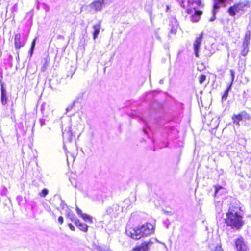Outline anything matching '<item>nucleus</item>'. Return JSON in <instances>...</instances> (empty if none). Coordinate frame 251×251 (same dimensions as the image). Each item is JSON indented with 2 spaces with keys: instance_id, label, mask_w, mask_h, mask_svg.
Returning a JSON list of instances; mask_svg holds the SVG:
<instances>
[{
  "instance_id": "nucleus-1",
  "label": "nucleus",
  "mask_w": 251,
  "mask_h": 251,
  "mask_svg": "<svg viewBox=\"0 0 251 251\" xmlns=\"http://www.w3.org/2000/svg\"><path fill=\"white\" fill-rule=\"evenodd\" d=\"M243 211L238 204L231 203L229 207L228 212L226 213L227 217L225 219V223L227 226L235 230H239L244 224L243 220Z\"/></svg>"
},
{
  "instance_id": "nucleus-2",
  "label": "nucleus",
  "mask_w": 251,
  "mask_h": 251,
  "mask_svg": "<svg viewBox=\"0 0 251 251\" xmlns=\"http://www.w3.org/2000/svg\"><path fill=\"white\" fill-rule=\"evenodd\" d=\"M180 6L185 9V12L189 15V19L192 22H197L200 19L202 12L196 10L198 7H202L203 5L201 0H177Z\"/></svg>"
},
{
  "instance_id": "nucleus-3",
  "label": "nucleus",
  "mask_w": 251,
  "mask_h": 251,
  "mask_svg": "<svg viewBox=\"0 0 251 251\" xmlns=\"http://www.w3.org/2000/svg\"><path fill=\"white\" fill-rule=\"evenodd\" d=\"M154 232L153 226L151 223H147L139 226L136 228H126V235L135 240H138L144 236H147Z\"/></svg>"
},
{
  "instance_id": "nucleus-4",
  "label": "nucleus",
  "mask_w": 251,
  "mask_h": 251,
  "mask_svg": "<svg viewBox=\"0 0 251 251\" xmlns=\"http://www.w3.org/2000/svg\"><path fill=\"white\" fill-rule=\"evenodd\" d=\"M232 0H213L212 16L210 18L209 21H214L216 19V14L218 12L219 9L221 7H226L228 1Z\"/></svg>"
},
{
  "instance_id": "nucleus-5",
  "label": "nucleus",
  "mask_w": 251,
  "mask_h": 251,
  "mask_svg": "<svg viewBox=\"0 0 251 251\" xmlns=\"http://www.w3.org/2000/svg\"><path fill=\"white\" fill-rule=\"evenodd\" d=\"M105 0H96L88 5L89 12L92 14L100 12L105 6Z\"/></svg>"
},
{
  "instance_id": "nucleus-6",
  "label": "nucleus",
  "mask_w": 251,
  "mask_h": 251,
  "mask_svg": "<svg viewBox=\"0 0 251 251\" xmlns=\"http://www.w3.org/2000/svg\"><path fill=\"white\" fill-rule=\"evenodd\" d=\"M28 38V35L25 34L21 36L20 33H17L14 37V46L16 50H19L26 44Z\"/></svg>"
},
{
  "instance_id": "nucleus-7",
  "label": "nucleus",
  "mask_w": 251,
  "mask_h": 251,
  "mask_svg": "<svg viewBox=\"0 0 251 251\" xmlns=\"http://www.w3.org/2000/svg\"><path fill=\"white\" fill-rule=\"evenodd\" d=\"M250 119V115L245 111H242L237 115H234L232 117L234 123L238 125H239L240 121L249 120Z\"/></svg>"
},
{
  "instance_id": "nucleus-8",
  "label": "nucleus",
  "mask_w": 251,
  "mask_h": 251,
  "mask_svg": "<svg viewBox=\"0 0 251 251\" xmlns=\"http://www.w3.org/2000/svg\"><path fill=\"white\" fill-rule=\"evenodd\" d=\"M203 38V33L201 32L198 37H197L193 44L194 54L196 57H199V50L201 41Z\"/></svg>"
},
{
  "instance_id": "nucleus-9",
  "label": "nucleus",
  "mask_w": 251,
  "mask_h": 251,
  "mask_svg": "<svg viewBox=\"0 0 251 251\" xmlns=\"http://www.w3.org/2000/svg\"><path fill=\"white\" fill-rule=\"evenodd\" d=\"M169 27H170V32L175 34L179 27L178 22L175 17H171L169 19Z\"/></svg>"
},
{
  "instance_id": "nucleus-10",
  "label": "nucleus",
  "mask_w": 251,
  "mask_h": 251,
  "mask_svg": "<svg viewBox=\"0 0 251 251\" xmlns=\"http://www.w3.org/2000/svg\"><path fill=\"white\" fill-rule=\"evenodd\" d=\"M235 247L238 251H247V246L242 237L235 240Z\"/></svg>"
},
{
  "instance_id": "nucleus-11",
  "label": "nucleus",
  "mask_w": 251,
  "mask_h": 251,
  "mask_svg": "<svg viewBox=\"0 0 251 251\" xmlns=\"http://www.w3.org/2000/svg\"><path fill=\"white\" fill-rule=\"evenodd\" d=\"M62 136L64 140L71 142L73 139V133L71 130V127L68 126L64 131L62 130Z\"/></svg>"
},
{
  "instance_id": "nucleus-12",
  "label": "nucleus",
  "mask_w": 251,
  "mask_h": 251,
  "mask_svg": "<svg viewBox=\"0 0 251 251\" xmlns=\"http://www.w3.org/2000/svg\"><path fill=\"white\" fill-rule=\"evenodd\" d=\"M0 84L1 86V101L2 105H5L7 103V92L4 87V83L2 81V78L0 80Z\"/></svg>"
},
{
  "instance_id": "nucleus-13",
  "label": "nucleus",
  "mask_w": 251,
  "mask_h": 251,
  "mask_svg": "<svg viewBox=\"0 0 251 251\" xmlns=\"http://www.w3.org/2000/svg\"><path fill=\"white\" fill-rule=\"evenodd\" d=\"M153 243L150 240L148 241H144L141 245L135 247L134 250L135 251H147L149 247Z\"/></svg>"
},
{
  "instance_id": "nucleus-14",
  "label": "nucleus",
  "mask_w": 251,
  "mask_h": 251,
  "mask_svg": "<svg viewBox=\"0 0 251 251\" xmlns=\"http://www.w3.org/2000/svg\"><path fill=\"white\" fill-rule=\"evenodd\" d=\"M92 27L94 30L93 32V38L95 40L98 38L100 32V29L101 28V22L100 21H99L97 24H94Z\"/></svg>"
},
{
  "instance_id": "nucleus-15",
  "label": "nucleus",
  "mask_w": 251,
  "mask_h": 251,
  "mask_svg": "<svg viewBox=\"0 0 251 251\" xmlns=\"http://www.w3.org/2000/svg\"><path fill=\"white\" fill-rule=\"evenodd\" d=\"M75 225L80 230L85 232H87L88 226L85 223H81L79 220H75Z\"/></svg>"
},
{
  "instance_id": "nucleus-16",
  "label": "nucleus",
  "mask_w": 251,
  "mask_h": 251,
  "mask_svg": "<svg viewBox=\"0 0 251 251\" xmlns=\"http://www.w3.org/2000/svg\"><path fill=\"white\" fill-rule=\"evenodd\" d=\"M238 12L240 11H245V8L250 7V2L248 1H245L243 2H239L238 4H235Z\"/></svg>"
},
{
  "instance_id": "nucleus-17",
  "label": "nucleus",
  "mask_w": 251,
  "mask_h": 251,
  "mask_svg": "<svg viewBox=\"0 0 251 251\" xmlns=\"http://www.w3.org/2000/svg\"><path fill=\"white\" fill-rule=\"evenodd\" d=\"M120 206L118 204H113L112 207L107 209V212L109 214L113 212L118 214L120 211Z\"/></svg>"
},
{
  "instance_id": "nucleus-18",
  "label": "nucleus",
  "mask_w": 251,
  "mask_h": 251,
  "mask_svg": "<svg viewBox=\"0 0 251 251\" xmlns=\"http://www.w3.org/2000/svg\"><path fill=\"white\" fill-rule=\"evenodd\" d=\"M231 87H232L231 84H229L222 97V101H225L226 100L227 97L228 96L229 92L231 90Z\"/></svg>"
},
{
  "instance_id": "nucleus-19",
  "label": "nucleus",
  "mask_w": 251,
  "mask_h": 251,
  "mask_svg": "<svg viewBox=\"0 0 251 251\" xmlns=\"http://www.w3.org/2000/svg\"><path fill=\"white\" fill-rule=\"evenodd\" d=\"M43 63V66L41 67V70L43 72H45L46 71L48 66H49L50 59L48 58H44L42 61Z\"/></svg>"
},
{
  "instance_id": "nucleus-20",
  "label": "nucleus",
  "mask_w": 251,
  "mask_h": 251,
  "mask_svg": "<svg viewBox=\"0 0 251 251\" xmlns=\"http://www.w3.org/2000/svg\"><path fill=\"white\" fill-rule=\"evenodd\" d=\"M224 188L221 186L216 185L215 186V192H214V196H216L218 195H221L222 193L224 192Z\"/></svg>"
},
{
  "instance_id": "nucleus-21",
  "label": "nucleus",
  "mask_w": 251,
  "mask_h": 251,
  "mask_svg": "<svg viewBox=\"0 0 251 251\" xmlns=\"http://www.w3.org/2000/svg\"><path fill=\"white\" fill-rule=\"evenodd\" d=\"M228 12L229 14L232 16H235L236 13H238V11L237 8H236L235 5L233 6L229 7Z\"/></svg>"
},
{
  "instance_id": "nucleus-22",
  "label": "nucleus",
  "mask_w": 251,
  "mask_h": 251,
  "mask_svg": "<svg viewBox=\"0 0 251 251\" xmlns=\"http://www.w3.org/2000/svg\"><path fill=\"white\" fill-rule=\"evenodd\" d=\"M36 39H37V38H34L31 43L30 50L29 51V55H30V57L32 56V55L33 53V52H34V50L35 45H36Z\"/></svg>"
},
{
  "instance_id": "nucleus-23",
  "label": "nucleus",
  "mask_w": 251,
  "mask_h": 251,
  "mask_svg": "<svg viewBox=\"0 0 251 251\" xmlns=\"http://www.w3.org/2000/svg\"><path fill=\"white\" fill-rule=\"evenodd\" d=\"M85 221L89 223H93V220L92 218L89 215L84 214L82 215V216L81 217Z\"/></svg>"
},
{
  "instance_id": "nucleus-24",
  "label": "nucleus",
  "mask_w": 251,
  "mask_h": 251,
  "mask_svg": "<svg viewBox=\"0 0 251 251\" xmlns=\"http://www.w3.org/2000/svg\"><path fill=\"white\" fill-rule=\"evenodd\" d=\"M67 217L71 220V221L74 222L75 223V220H78L77 219H76L75 218V215L71 211H69L67 213Z\"/></svg>"
},
{
  "instance_id": "nucleus-25",
  "label": "nucleus",
  "mask_w": 251,
  "mask_h": 251,
  "mask_svg": "<svg viewBox=\"0 0 251 251\" xmlns=\"http://www.w3.org/2000/svg\"><path fill=\"white\" fill-rule=\"evenodd\" d=\"M26 18L27 19V24L28 25H29V26H30L32 25V15L31 13H27L26 15Z\"/></svg>"
},
{
  "instance_id": "nucleus-26",
  "label": "nucleus",
  "mask_w": 251,
  "mask_h": 251,
  "mask_svg": "<svg viewBox=\"0 0 251 251\" xmlns=\"http://www.w3.org/2000/svg\"><path fill=\"white\" fill-rule=\"evenodd\" d=\"M17 10H18V5H17V3H16L12 6V7L11 9V11L12 13L13 14L12 16L13 18H14L15 13H16L17 12Z\"/></svg>"
},
{
  "instance_id": "nucleus-27",
  "label": "nucleus",
  "mask_w": 251,
  "mask_h": 251,
  "mask_svg": "<svg viewBox=\"0 0 251 251\" xmlns=\"http://www.w3.org/2000/svg\"><path fill=\"white\" fill-rule=\"evenodd\" d=\"M96 250L98 251H111L108 247H101V246H97L96 247Z\"/></svg>"
},
{
  "instance_id": "nucleus-28",
  "label": "nucleus",
  "mask_w": 251,
  "mask_h": 251,
  "mask_svg": "<svg viewBox=\"0 0 251 251\" xmlns=\"http://www.w3.org/2000/svg\"><path fill=\"white\" fill-rule=\"evenodd\" d=\"M242 48H243V49L242 50V52H241V54L243 56H246L248 53V51H249V48H248V47H243L242 46Z\"/></svg>"
},
{
  "instance_id": "nucleus-29",
  "label": "nucleus",
  "mask_w": 251,
  "mask_h": 251,
  "mask_svg": "<svg viewBox=\"0 0 251 251\" xmlns=\"http://www.w3.org/2000/svg\"><path fill=\"white\" fill-rule=\"evenodd\" d=\"M221 203L220 201L215 202V207L218 212H220L222 210L221 209Z\"/></svg>"
},
{
  "instance_id": "nucleus-30",
  "label": "nucleus",
  "mask_w": 251,
  "mask_h": 251,
  "mask_svg": "<svg viewBox=\"0 0 251 251\" xmlns=\"http://www.w3.org/2000/svg\"><path fill=\"white\" fill-rule=\"evenodd\" d=\"M48 190L46 188H44L41 192L40 193V195L41 196V197H45V196H46L47 195V194H48Z\"/></svg>"
},
{
  "instance_id": "nucleus-31",
  "label": "nucleus",
  "mask_w": 251,
  "mask_h": 251,
  "mask_svg": "<svg viewBox=\"0 0 251 251\" xmlns=\"http://www.w3.org/2000/svg\"><path fill=\"white\" fill-rule=\"evenodd\" d=\"M230 75H231V82L229 84H231V85H232V83L234 81V78H235V72L234 70H230Z\"/></svg>"
},
{
  "instance_id": "nucleus-32",
  "label": "nucleus",
  "mask_w": 251,
  "mask_h": 251,
  "mask_svg": "<svg viewBox=\"0 0 251 251\" xmlns=\"http://www.w3.org/2000/svg\"><path fill=\"white\" fill-rule=\"evenodd\" d=\"M250 39L244 38L243 47H248V45L250 43Z\"/></svg>"
},
{
  "instance_id": "nucleus-33",
  "label": "nucleus",
  "mask_w": 251,
  "mask_h": 251,
  "mask_svg": "<svg viewBox=\"0 0 251 251\" xmlns=\"http://www.w3.org/2000/svg\"><path fill=\"white\" fill-rule=\"evenodd\" d=\"M206 79V76L204 75H201L199 78V82L200 84H202Z\"/></svg>"
},
{
  "instance_id": "nucleus-34",
  "label": "nucleus",
  "mask_w": 251,
  "mask_h": 251,
  "mask_svg": "<svg viewBox=\"0 0 251 251\" xmlns=\"http://www.w3.org/2000/svg\"><path fill=\"white\" fill-rule=\"evenodd\" d=\"M59 200L61 201L60 207H61V209L63 210L65 208V207L66 206V204L64 201L62 200L61 197H59Z\"/></svg>"
},
{
  "instance_id": "nucleus-35",
  "label": "nucleus",
  "mask_w": 251,
  "mask_h": 251,
  "mask_svg": "<svg viewBox=\"0 0 251 251\" xmlns=\"http://www.w3.org/2000/svg\"><path fill=\"white\" fill-rule=\"evenodd\" d=\"M83 93H80L78 94V97L76 100V102L77 101V102H80V101L82 100V98H83Z\"/></svg>"
},
{
  "instance_id": "nucleus-36",
  "label": "nucleus",
  "mask_w": 251,
  "mask_h": 251,
  "mask_svg": "<svg viewBox=\"0 0 251 251\" xmlns=\"http://www.w3.org/2000/svg\"><path fill=\"white\" fill-rule=\"evenodd\" d=\"M76 103V101H74V103L71 105H70L69 106H68L67 108H66V112H68L69 111H71L73 108L75 106V105Z\"/></svg>"
},
{
  "instance_id": "nucleus-37",
  "label": "nucleus",
  "mask_w": 251,
  "mask_h": 251,
  "mask_svg": "<svg viewBox=\"0 0 251 251\" xmlns=\"http://www.w3.org/2000/svg\"><path fill=\"white\" fill-rule=\"evenodd\" d=\"M76 211L77 214L81 217L82 216L83 214H84V213H82V211L78 207H76Z\"/></svg>"
},
{
  "instance_id": "nucleus-38",
  "label": "nucleus",
  "mask_w": 251,
  "mask_h": 251,
  "mask_svg": "<svg viewBox=\"0 0 251 251\" xmlns=\"http://www.w3.org/2000/svg\"><path fill=\"white\" fill-rule=\"evenodd\" d=\"M33 176H35V177L36 178H40V173L38 172V170H37V171L35 173H34L33 174Z\"/></svg>"
},
{
  "instance_id": "nucleus-39",
  "label": "nucleus",
  "mask_w": 251,
  "mask_h": 251,
  "mask_svg": "<svg viewBox=\"0 0 251 251\" xmlns=\"http://www.w3.org/2000/svg\"><path fill=\"white\" fill-rule=\"evenodd\" d=\"M46 121V120L45 119L42 118V119H40L39 122H40V124L41 126H42L45 124Z\"/></svg>"
},
{
  "instance_id": "nucleus-40",
  "label": "nucleus",
  "mask_w": 251,
  "mask_h": 251,
  "mask_svg": "<svg viewBox=\"0 0 251 251\" xmlns=\"http://www.w3.org/2000/svg\"><path fill=\"white\" fill-rule=\"evenodd\" d=\"M58 221L60 224H62L64 221V219L62 216H59L58 219Z\"/></svg>"
},
{
  "instance_id": "nucleus-41",
  "label": "nucleus",
  "mask_w": 251,
  "mask_h": 251,
  "mask_svg": "<svg viewBox=\"0 0 251 251\" xmlns=\"http://www.w3.org/2000/svg\"><path fill=\"white\" fill-rule=\"evenodd\" d=\"M68 226H69V227L70 229V230H71L72 231L75 230V228L72 224H71V223L68 224Z\"/></svg>"
},
{
  "instance_id": "nucleus-42",
  "label": "nucleus",
  "mask_w": 251,
  "mask_h": 251,
  "mask_svg": "<svg viewBox=\"0 0 251 251\" xmlns=\"http://www.w3.org/2000/svg\"><path fill=\"white\" fill-rule=\"evenodd\" d=\"M214 251H223L221 246H217Z\"/></svg>"
},
{
  "instance_id": "nucleus-43",
  "label": "nucleus",
  "mask_w": 251,
  "mask_h": 251,
  "mask_svg": "<svg viewBox=\"0 0 251 251\" xmlns=\"http://www.w3.org/2000/svg\"><path fill=\"white\" fill-rule=\"evenodd\" d=\"M251 33L249 31H248L245 34V38L250 39Z\"/></svg>"
},
{
  "instance_id": "nucleus-44",
  "label": "nucleus",
  "mask_w": 251,
  "mask_h": 251,
  "mask_svg": "<svg viewBox=\"0 0 251 251\" xmlns=\"http://www.w3.org/2000/svg\"><path fill=\"white\" fill-rule=\"evenodd\" d=\"M57 39H62L64 40V37L62 35H58L57 36Z\"/></svg>"
},
{
  "instance_id": "nucleus-45",
  "label": "nucleus",
  "mask_w": 251,
  "mask_h": 251,
  "mask_svg": "<svg viewBox=\"0 0 251 251\" xmlns=\"http://www.w3.org/2000/svg\"><path fill=\"white\" fill-rule=\"evenodd\" d=\"M7 191V189L5 187H4L3 188V189L2 190L1 192V195H5V192L6 191Z\"/></svg>"
},
{
  "instance_id": "nucleus-46",
  "label": "nucleus",
  "mask_w": 251,
  "mask_h": 251,
  "mask_svg": "<svg viewBox=\"0 0 251 251\" xmlns=\"http://www.w3.org/2000/svg\"><path fill=\"white\" fill-rule=\"evenodd\" d=\"M129 202V200H128V199H126L124 201V202H126V203H128Z\"/></svg>"
},
{
  "instance_id": "nucleus-47",
  "label": "nucleus",
  "mask_w": 251,
  "mask_h": 251,
  "mask_svg": "<svg viewBox=\"0 0 251 251\" xmlns=\"http://www.w3.org/2000/svg\"><path fill=\"white\" fill-rule=\"evenodd\" d=\"M40 8V6H39V2H38L37 4V6H36V9L37 10H39Z\"/></svg>"
},
{
  "instance_id": "nucleus-48",
  "label": "nucleus",
  "mask_w": 251,
  "mask_h": 251,
  "mask_svg": "<svg viewBox=\"0 0 251 251\" xmlns=\"http://www.w3.org/2000/svg\"><path fill=\"white\" fill-rule=\"evenodd\" d=\"M163 82H164V81H163V79H160V80H159V83H160V84H162L163 83Z\"/></svg>"
},
{
  "instance_id": "nucleus-49",
  "label": "nucleus",
  "mask_w": 251,
  "mask_h": 251,
  "mask_svg": "<svg viewBox=\"0 0 251 251\" xmlns=\"http://www.w3.org/2000/svg\"><path fill=\"white\" fill-rule=\"evenodd\" d=\"M169 6H166V12H168L169 11Z\"/></svg>"
},
{
  "instance_id": "nucleus-50",
  "label": "nucleus",
  "mask_w": 251,
  "mask_h": 251,
  "mask_svg": "<svg viewBox=\"0 0 251 251\" xmlns=\"http://www.w3.org/2000/svg\"><path fill=\"white\" fill-rule=\"evenodd\" d=\"M43 5L46 7V8H45V9L46 10H47V9H49V8L47 7V6L45 4H43Z\"/></svg>"
},
{
  "instance_id": "nucleus-51",
  "label": "nucleus",
  "mask_w": 251,
  "mask_h": 251,
  "mask_svg": "<svg viewBox=\"0 0 251 251\" xmlns=\"http://www.w3.org/2000/svg\"><path fill=\"white\" fill-rule=\"evenodd\" d=\"M144 133H145V134L147 133V129H144Z\"/></svg>"
},
{
  "instance_id": "nucleus-52",
  "label": "nucleus",
  "mask_w": 251,
  "mask_h": 251,
  "mask_svg": "<svg viewBox=\"0 0 251 251\" xmlns=\"http://www.w3.org/2000/svg\"><path fill=\"white\" fill-rule=\"evenodd\" d=\"M123 207H121V211H122V210H123Z\"/></svg>"
},
{
  "instance_id": "nucleus-53",
  "label": "nucleus",
  "mask_w": 251,
  "mask_h": 251,
  "mask_svg": "<svg viewBox=\"0 0 251 251\" xmlns=\"http://www.w3.org/2000/svg\"><path fill=\"white\" fill-rule=\"evenodd\" d=\"M57 209L59 210V207L57 208Z\"/></svg>"
}]
</instances>
